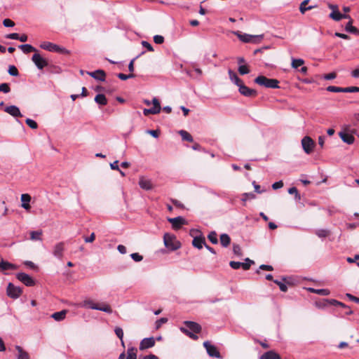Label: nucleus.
I'll return each mask as SVG.
<instances>
[{"label": "nucleus", "mask_w": 359, "mask_h": 359, "mask_svg": "<svg viewBox=\"0 0 359 359\" xmlns=\"http://www.w3.org/2000/svg\"><path fill=\"white\" fill-rule=\"evenodd\" d=\"M186 327H181L180 330L189 336L192 339H197L198 337L196 334L201 332V326L193 321H184V323Z\"/></svg>", "instance_id": "1"}, {"label": "nucleus", "mask_w": 359, "mask_h": 359, "mask_svg": "<svg viewBox=\"0 0 359 359\" xmlns=\"http://www.w3.org/2000/svg\"><path fill=\"white\" fill-rule=\"evenodd\" d=\"M79 306L86 308V309L98 310V311H104L107 313H112V309L109 305L104 304L102 306H98L96 304H95L94 302L91 299L84 300L83 302L79 304Z\"/></svg>", "instance_id": "2"}, {"label": "nucleus", "mask_w": 359, "mask_h": 359, "mask_svg": "<svg viewBox=\"0 0 359 359\" xmlns=\"http://www.w3.org/2000/svg\"><path fill=\"white\" fill-rule=\"evenodd\" d=\"M255 83L269 88H279V81L275 79H269L264 76H259L255 79Z\"/></svg>", "instance_id": "3"}, {"label": "nucleus", "mask_w": 359, "mask_h": 359, "mask_svg": "<svg viewBox=\"0 0 359 359\" xmlns=\"http://www.w3.org/2000/svg\"><path fill=\"white\" fill-rule=\"evenodd\" d=\"M40 47L46 50H48L50 52L69 54V51L67 50L65 48L61 47L57 44H55L51 42L44 41L41 43Z\"/></svg>", "instance_id": "4"}, {"label": "nucleus", "mask_w": 359, "mask_h": 359, "mask_svg": "<svg viewBox=\"0 0 359 359\" xmlns=\"http://www.w3.org/2000/svg\"><path fill=\"white\" fill-rule=\"evenodd\" d=\"M235 34L243 42L257 43L263 39V35H250L248 34H241L239 32H235Z\"/></svg>", "instance_id": "5"}, {"label": "nucleus", "mask_w": 359, "mask_h": 359, "mask_svg": "<svg viewBox=\"0 0 359 359\" xmlns=\"http://www.w3.org/2000/svg\"><path fill=\"white\" fill-rule=\"evenodd\" d=\"M163 241L165 247L171 250H175L180 247V243L175 241V236L169 233L164 234Z\"/></svg>", "instance_id": "6"}, {"label": "nucleus", "mask_w": 359, "mask_h": 359, "mask_svg": "<svg viewBox=\"0 0 359 359\" xmlns=\"http://www.w3.org/2000/svg\"><path fill=\"white\" fill-rule=\"evenodd\" d=\"M32 60L40 70H42L44 67L48 66V61L38 53L32 55Z\"/></svg>", "instance_id": "7"}, {"label": "nucleus", "mask_w": 359, "mask_h": 359, "mask_svg": "<svg viewBox=\"0 0 359 359\" xmlns=\"http://www.w3.org/2000/svg\"><path fill=\"white\" fill-rule=\"evenodd\" d=\"M238 87L239 93L245 97H254L257 95V90L248 88L243 83V82L239 84Z\"/></svg>", "instance_id": "8"}, {"label": "nucleus", "mask_w": 359, "mask_h": 359, "mask_svg": "<svg viewBox=\"0 0 359 359\" xmlns=\"http://www.w3.org/2000/svg\"><path fill=\"white\" fill-rule=\"evenodd\" d=\"M302 146L304 152L307 154H310L313 151L315 142L310 137L305 136L302 140Z\"/></svg>", "instance_id": "9"}, {"label": "nucleus", "mask_w": 359, "mask_h": 359, "mask_svg": "<svg viewBox=\"0 0 359 359\" xmlns=\"http://www.w3.org/2000/svg\"><path fill=\"white\" fill-rule=\"evenodd\" d=\"M203 346L205 348L208 354L210 357L221 358V355L217 347L210 344V341H205L203 342Z\"/></svg>", "instance_id": "10"}, {"label": "nucleus", "mask_w": 359, "mask_h": 359, "mask_svg": "<svg viewBox=\"0 0 359 359\" xmlns=\"http://www.w3.org/2000/svg\"><path fill=\"white\" fill-rule=\"evenodd\" d=\"M16 278L26 286H34L35 285L34 280L28 274L25 273H18L16 274Z\"/></svg>", "instance_id": "11"}, {"label": "nucleus", "mask_w": 359, "mask_h": 359, "mask_svg": "<svg viewBox=\"0 0 359 359\" xmlns=\"http://www.w3.org/2000/svg\"><path fill=\"white\" fill-rule=\"evenodd\" d=\"M22 291L19 287L15 286L13 283H9L7 287V294L11 298L16 299L20 296Z\"/></svg>", "instance_id": "12"}, {"label": "nucleus", "mask_w": 359, "mask_h": 359, "mask_svg": "<svg viewBox=\"0 0 359 359\" xmlns=\"http://www.w3.org/2000/svg\"><path fill=\"white\" fill-rule=\"evenodd\" d=\"M168 221L172 224V227L173 229H179L181 228L182 225L187 224L186 219L181 217H177L174 218H168Z\"/></svg>", "instance_id": "13"}, {"label": "nucleus", "mask_w": 359, "mask_h": 359, "mask_svg": "<svg viewBox=\"0 0 359 359\" xmlns=\"http://www.w3.org/2000/svg\"><path fill=\"white\" fill-rule=\"evenodd\" d=\"M154 344L155 339L154 337L144 338L140 341L139 348L140 350H144L153 347Z\"/></svg>", "instance_id": "14"}, {"label": "nucleus", "mask_w": 359, "mask_h": 359, "mask_svg": "<svg viewBox=\"0 0 359 359\" xmlns=\"http://www.w3.org/2000/svg\"><path fill=\"white\" fill-rule=\"evenodd\" d=\"M86 73L97 81H104L105 80L106 74L104 70L97 69L94 72H87Z\"/></svg>", "instance_id": "15"}, {"label": "nucleus", "mask_w": 359, "mask_h": 359, "mask_svg": "<svg viewBox=\"0 0 359 359\" xmlns=\"http://www.w3.org/2000/svg\"><path fill=\"white\" fill-rule=\"evenodd\" d=\"M329 17L337 22H339L342 19H351V16L349 15L341 13L339 9L334 12H331L329 15Z\"/></svg>", "instance_id": "16"}, {"label": "nucleus", "mask_w": 359, "mask_h": 359, "mask_svg": "<svg viewBox=\"0 0 359 359\" xmlns=\"http://www.w3.org/2000/svg\"><path fill=\"white\" fill-rule=\"evenodd\" d=\"M64 250V243L62 242L58 243L54 246L53 254L55 257L62 259L63 257Z\"/></svg>", "instance_id": "17"}, {"label": "nucleus", "mask_w": 359, "mask_h": 359, "mask_svg": "<svg viewBox=\"0 0 359 359\" xmlns=\"http://www.w3.org/2000/svg\"><path fill=\"white\" fill-rule=\"evenodd\" d=\"M4 111L14 117L22 116L19 108L15 105L6 107Z\"/></svg>", "instance_id": "18"}, {"label": "nucleus", "mask_w": 359, "mask_h": 359, "mask_svg": "<svg viewBox=\"0 0 359 359\" xmlns=\"http://www.w3.org/2000/svg\"><path fill=\"white\" fill-rule=\"evenodd\" d=\"M18 269V266L13 264H11L7 261L4 260L3 259L0 261V271H8V270H15Z\"/></svg>", "instance_id": "19"}, {"label": "nucleus", "mask_w": 359, "mask_h": 359, "mask_svg": "<svg viewBox=\"0 0 359 359\" xmlns=\"http://www.w3.org/2000/svg\"><path fill=\"white\" fill-rule=\"evenodd\" d=\"M229 266L233 269H238L242 267L244 270H248L250 268V264L240 262L231 261Z\"/></svg>", "instance_id": "20"}, {"label": "nucleus", "mask_w": 359, "mask_h": 359, "mask_svg": "<svg viewBox=\"0 0 359 359\" xmlns=\"http://www.w3.org/2000/svg\"><path fill=\"white\" fill-rule=\"evenodd\" d=\"M30 201H31V196L28 194H23L21 195V201H22L21 206L24 209L29 210L31 208V206L29 205Z\"/></svg>", "instance_id": "21"}, {"label": "nucleus", "mask_w": 359, "mask_h": 359, "mask_svg": "<svg viewBox=\"0 0 359 359\" xmlns=\"http://www.w3.org/2000/svg\"><path fill=\"white\" fill-rule=\"evenodd\" d=\"M339 136L341 138V140H343V142H344L345 143H346L348 144H352L355 141L354 137L351 134H349L347 133L341 132L339 133Z\"/></svg>", "instance_id": "22"}, {"label": "nucleus", "mask_w": 359, "mask_h": 359, "mask_svg": "<svg viewBox=\"0 0 359 359\" xmlns=\"http://www.w3.org/2000/svg\"><path fill=\"white\" fill-rule=\"evenodd\" d=\"M18 351L17 359H30L29 355L20 346H15Z\"/></svg>", "instance_id": "23"}, {"label": "nucleus", "mask_w": 359, "mask_h": 359, "mask_svg": "<svg viewBox=\"0 0 359 359\" xmlns=\"http://www.w3.org/2000/svg\"><path fill=\"white\" fill-rule=\"evenodd\" d=\"M205 244V238L203 236H196L192 241V245L198 249H201Z\"/></svg>", "instance_id": "24"}, {"label": "nucleus", "mask_w": 359, "mask_h": 359, "mask_svg": "<svg viewBox=\"0 0 359 359\" xmlns=\"http://www.w3.org/2000/svg\"><path fill=\"white\" fill-rule=\"evenodd\" d=\"M228 73L230 80L237 86L243 82V81L238 76V75L233 70L229 69Z\"/></svg>", "instance_id": "25"}, {"label": "nucleus", "mask_w": 359, "mask_h": 359, "mask_svg": "<svg viewBox=\"0 0 359 359\" xmlns=\"http://www.w3.org/2000/svg\"><path fill=\"white\" fill-rule=\"evenodd\" d=\"M140 187L145 190H150L152 189V183L150 180L141 178L139 181Z\"/></svg>", "instance_id": "26"}, {"label": "nucleus", "mask_w": 359, "mask_h": 359, "mask_svg": "<svg viewBox=\"0 0 359 359\" xmlns=\"http://www.w3.org/2000/svg\"><path fill=\"white\" fill-rule=\"evenodd\" d=\"M67 311L62 310L58 312H55L51 315V317L56 321H61L65 318Z\"/></svg>", "instance_id": "27"}, {"label": "nucleus", "mask_w": 359, "mask_h": 359, "mask_svg": "<svg viewBox=\"0 0 359 359\" xmlns=\"http://www.w3.org/2000/svg\"><path fill=\"white\" fill-rule=\"evenodd\" d=\"M260 359H280V357L276 353L269 351L264 353L260 358Z\"/></svg>", "instance_id": "28"}, {"label": "nucleus", "mask_w": 359, "mask_h": 359, "mask_svg": "<svg viewBox=\"0 0 359 359\" xmlns=\"http://www.w3.org/2000/svg\"><path fill=\"white\" fill-rule=\"evenodd\" d=\"M18 48L20 49H21L22 50V52L25 54H27V53H29L31 52H36V49L33 47L32 45L30 44H22V45H20L18 46Z\"/></svg>", "instance_id": "29"}, {"label": "nucleus", "mask_w": 359, "mask_h": 359, "mask_svg": "<svg viewBox=\"0 0 359 359\" xmlns=\"http://www.w3.org/2000/svg\"><path fill=\"white\" fill-rule=\"evenodd\" d=\"M349 22L346 25L345 30L354 34H359V29L352 25V19H348Z\"/></svg>", "instance_id": "30"}, {"label": "nucleus", "mask_w": 359, "mask_h": 359, "mask_svg": "<svg viewBox=\"0 0 359 359\" xmlns=\"http://www.w3.org/2000/svg\"><path fill=\"white\" fill-rule=\"evenodd\" d=\"M220 243L223 247H224V248L228 247L231 243V238H230L229 236L226 233L221 234L220 235Z\"/></svg>", "instance_id": "31"}, {"label": "nucleus", "mask_w": 359, "mask_h": 359, "mask_svg": "<svg viewBox=\"0 0 359 359\" xmlns=\"http://www.w3.org/2000/svg\"><path fill=\"white\" fill-rule=\"evenodd\" d=\"M309 0H304L303 1L299 6V11L300 12L304 14L306 11L311 10L316 7V6H309L308 7L306 6V5L309 3Z\"/></svg>", "instance_id": "32"}, {"label": "nucleus", "mask_w": 359, "mask_h": 359, "mask_svg": "<svg viewBox=\"0 0 359 359\" xmlns=\"http://www.w3.org/2000/svg\"><path fill=\"white\" fill-rule=\"evenodd\" d=\"M46 68L47 71L50 74H60L62 72V69L55 65H50L48 63Z\"/></svg>", "instance_id": "33"}, {"label": "nucleus", "mask_w": 359, "mask_h": 359, "mask_svg": "<svg viewBox=\"0 0 359 359\" xmlns=\"http://www.w3.org/2000/svg\"><path fill=\"white\" fill-rule=\"evenodd\" d=\"M95 101L100 105H106L107 104V100L104 94H97L95 97Z\"/></svg>", "instance_id": "34"}, {"label": "nucleus", "mask_w": 359, "mask_h": 359, "mask_svg": "<svg viewBox=\"0 0 359 359\" xmlns=\"http://www.w3.org/2000/svg\"><path fill=\"white\" fill-rule=\"evenodd\" d=\"M179 133L181 135L182 139L183 140H185V141H187L189 142H192L194 141L192 136L187 131L182 130L179 132Z\"/></svg>", "instance_id": "35"}, {"label": "nucleus", "mask_w": 359, "mask_h": 359, "mask_svg": "<svg viewBox=\"0 0 359 359\" xmlns=\"http://www.w3.org/2000/svg\"><path fill=\"white\" fill-rule=\"evenodd\" d=\"M126 359H137V349L135 348L131 347L128 349Z\"/></svg>", "instance_id": "36"}, {"label": "nucleus", "mask_w": 359, "mask_h": 359, "mask_svg": "<svg viewBox=\"0 0 359 359\" xmlns=\"http://www.w3.org/2000/svg\"><path fill=\"white\" fill-rule=\"evenodd\" d=\"M304 64V60L303 59H295L292 57V67L294 69H297L298 67L302 66Z\"/></svg>", "instance_id": "37"}, {"label": "nucleus", "mask_w": 359, "mask_h": 359, "mask_svg": "<svg viewBox=\"0 0 359 359\" xmlns=\"http://www.w3.org/2000/svg\"><path fill=\"white\" fill-rule=\"evenodd\" d=\"M208 238L212 244H217L218 243L217 234L215 231H211L208 234Z\"/></svg>", "instance_id": "38"}, {"label": "nucleus", "mask_w": 359, "mask_h": 359, "mask_svg": "<svg viewBox=\"0 0 359 359\" xmlns=\"http://www.w3.org/2000/svg\"><path fill=\"white\" fill-rule=\"evenodd\" d=\"M316 234L319 238H325L330 234V231L327 229H318L316 231Z\"/></svg>", "instance_id": "39"}, {"label": "nucleus", "mask_w": 359, "mask_h": 359, "mask_svg": "<svg viewBox=\"0 0 359 359\" xmlns=\"http://www.w3.org/2000/svg\"><path fill=\"white\" fill-rule=\"evenodd\" d=\"M41 231H33L30 232V238L32 240H41L40 236L41 235Z\"/></svg>", "instance_id": "40"}, {"label": "nucleus", "mask_w": 359, "mask_h": 359, "mask_svg": "<svg viewBox=\"0 0 359 359\" xmlns=\"http://www.w3.org/2000/svg\"><path fill=\"white\" fill-rule=\"evenodd\" d=\"M344 88L330 86L327 88V90L329 92H333V93H341V92L344 93Z\"/></svg>", "instance_id": "41"}, {"label": "nucleus", "mask_w": 359, "mask_h": 359, "mask_svg": "<svg viewBox=\"0 0 359 359\" xmlns=\"http://www.w3.org/2000/svg\"><path fill=\"white\" fill-rule=\"evenodd\" d=\"M273 282L279 286V288L282 292H286L287 290V287L285 283L278 280H274Z\"/></svg>", "instance_id": "42"}, {"label": "nucleus", "mask_w": 359, "mask_h": 359, "mask_svg": "<svg viewBox=\"0 0 359 359\" xmlns=\"http://www.w3.org/2000/svg\"><path fill=\"white\" fill-rule=\"evenodd\" d=\"M255 198V194L250 192V193H244L243 194V198H241V201L243 203H245L248 199H254Z\"/></svg>", "instance_id": "43"}, {"label": "nucleus", "mask_w": 359, "mask_h": 359, "mask_svg": "<svg viewBox=\"0 0 359 359\" xmlns=\"http://www.w3.org/2000/svg\"><path fill=\"white\" fill-rule=\"evenodd\" d=\"M11 91L9 84L7 83H3L0 85V92L4 93H8Z\"/></svg>", "instance_id": "44"}, {"label": "nucleus", "mask_w": 359, "mask_h": 359, "mask_svg": "<svg viewBox=\"0 0 359 359\" xmlns=\"http://www.w3.org/2000/svg\"><path fill=\"white\" fill-rule=\"evenodd\" d=\"M8 72L11 76H17L19 74L18 69L14 65L9 66Z\"/></svg>", "instance_id": "45"}, {"label": "nucleus", "mask_w": 359, "mask_h": 359, "mask_svg": "<svg viewBox=\"0 0 359 359\" xmlns=\"http://www.w3.org/2000/svg\"><path fill=\"white\" fill-rule=\"evenodd\" d=\"M238 72L241 74V75H245V74H247L250 72V70L248 67L247 65H240L238 67Z\"/></svg>", "instance_id": "46"}, {"label": "nucleus", "mask_w": 359, "mask_h": 359, "mask_svg": "<svg viewBox=\"0 0 359 359\" xmlns=\"http://www.w3.org/2000/svg\"><path fill=\"white\" fill-rule=\"evenodd\" d=\"M25 122L32 129H36L38 128L37 123L31 118H27Z\"/></svg>", "instance_id": "47"}, {"label": "nucleus", "mask_w": 359, "mask_h": 359, "mask_svg": "<svg viewBox=\"0 0 359 359\" xmlns=\"http://www.w3.org/2000/svg\"><path fill=\"white\" fill-rule=\"evenodd\" d=\"M117 76L118 79H121V80H127L128 79H131V78H134L135 77V74H123V73H119L117 74Z\"/></svg>", "instance_id": "48"}, {"label": "nucleus", "mask_w": 359, "mask_h": 359, "mask_svg": "<svg viewBox=\"0 0 359 359\" xmlns=\"http://www.w3.org/2000/svg\"><path fill=\"white\" fill-rule=\"evenodd\" d=\"M331 305L340 306L341 307L347 308V306L342 302H340L336 299H327V300Z\"/></svg>", "instance_id": "49"}, {"label": "nucleus", "mask_w": 359, "mask_h": 359, "mask_svg": "<svg viewBox=\"0 0 359 359\" xmlns=\"http://www.w3.org/2000/svg\"><path fill=\"white\" fill-rule=\"evenodd\" d=\"M115 333H116V336L121 340V343L123 345V330L121 327H116Z\"/></svg>", "instance_id": "50"}, {"label": "nucleus", "mask_w": 359, "mask_h": 359, "mask_svg": "<svg viewBox=\"0 0 359 359\" xmlns=\"http://www.w3.org/2000/svg\"><path fill=\"white\" fill-rule=\"evenodd\" d=\"M344 93H357L359 92V87L357 86H351L346 87L344 88Z\"/></svg>", "instance_id": "51"}, {"label": "nucleus", "mask_w": 359, "mask_h": 359, "mask_svg": "<svg viewBox=\"0 0 359 359\" xmlns=\"http://www.w3.org/2000/svg\"><path fill=\"white\" fill-rule=\"evenodd\" d=\"M130 257L136 262H141L143 259V257L137 252L132 253Z\"/></svg>", "instance_id": "52"}, {"label": "nucleus", "mask_w": 359, "mask_h": 359, "mask_svg": "<svg viewBox=\"0 0 359 359\" xmlns=\"http://www.w3.org/2000/svg\"><path fill=\"white\" fill-rule=\"evenodd\" d=\"M330 293V290L327 289H317L316 291V294L322 295V296H327Z\"/></svg>", "instance_id": "53"}, {"label": "nucleus", "mask_w": 359, "mask_h": 359, "mask_svg": "<svg viewBox=\"0 0 359 359\" xmlns=\"http://www.w3.org/2000/svg\"><path fill=\"white\" fill-rule=\"evenodd\" d=\"M154 41L156 43V44H161L163 43L164 41V38L163 36H161V35H155L154 36Z\"/></svg>", "instance_id": "54"}, {"label": "nucleus", "mask_w": 359, "mask_h": 359, "mask_svg": "<svg viewBox=\"0 0 359 359\" xmlns=\"http://www.w3.org/2000/svg\"><path fill=\"white\" fill-rule=\"evenodd\" d=\"M3 25L6 27H12L15 25V23L10 19H4L3 21Z\"/></svg>", "instance_id": "55"}, {"label": "nucleus", "mask_w": 359, "mask_h": 359, "mask_svg": "<svg viewBox=\"0 0 359 359\" xmlns=\"http://www.w3.org/2000/svg\"><path fill=\"white\" fill-rule=\"evenodd\" d=\"M142 45L143 47L146 48L149 51H154V48L152 47V46L147 41H142Z\"/></svg>", "instance_id": "56"}, {"label": "nucleus", "mask_w": 359, "mask_h": 359, "mask_svg": "<svg viewBox=\"0 0 359 359\" xmlns=\"http://www.w3.org/2000/svg\"><path fill=\"white\" fill-rule=\"evenodd\" d=\"M283 187V182L281 180L276 182L272 184V188L275 190L280 189Z\"/></svg>", "instance_id": "57"}, {"label": "nucleus", "mask_w": 359, "mask_h": 359, "mask_svg": "<svg viewBox=\"0 0 359 359\" xmlns=\"http://www.w3.org/2000/svg\"><path fill=\"white\" fill-rule=\"evenodd\" d=\"M337 77V74L335 72H332V73H330V74H325L323 78L325 79V80H331V79H334Z\"/></svg>", "instance_id": "58"}, {"label": "nucleus", "mask_w": 359, "mask_h": 359, "mask_svg": "<svg viewBox=\"0 0 359 359\" xmlns=\"http://www.w3.org/2000/svg\"><path fill=\"white\" fill-rule=\"evenodd\" d=\"M6 37L9 39L18 40V39H20V35L18 33H11L6 35Z\"/></svg>", "instance_id": "59"}, {"label": "nucleus", "mask_w": 359, "mask_h": 359, "mask_svg": "<svg viewBox=\"0 0 359 359\" xmlns=\"http://www.w3.org/2000/svg\"><path fill=\"white\" fill-rule=\"evenodd\" d=\"M233 251L235 255H241V250L238 245L234 244L233 246Z\"/></svg>", "instance_id": "60"}, {"label": "nucleus", "mask_w": 359, "mask_h": 359, "mask_svg": "<svg viewBox=\"0 0 359 359\" xmlns=\"http://www.w3.org/2000/svg\"><path fill=\"white\" fill-rule=\"evenodd\" d=\"M147 133L155 138H157L159 136V131L157 130H148Z\"/></svg>", "instance_id": "61"}, {"label": "nucleus", "mask_w": 359, "mask_h": 359, "mask_svg": "<svg viewBox=\"0 0 359 359\" xmlns=\"http://www.w3.org/2000/svg\"><path fill=\"white\" fill-rule=\"evenodd\" d=\"M334 36L339 38H341L344 39H349L350 37L347 34L339 33V32H335Z\"/></svg>", "instance_id": "62"}, {"label": "nucleus", "mask_w": 359, "mask_h": 359, "mask_svg": "<svg viewBox=\"0 0 359 359\" xmlns=\"http://www.w3.org/2000/svg\"><path fill=\"white\" fill-rule=\"evenodd\" d=\"M150 109L152 111V114H157L161 111V106H154Z\"/></svg>", "instance_id": "63"}, {"label": "nucleus", "mask_w": 359, "mask_h": 359, "mask_svg": "<svg viewBox=\"0 0 359 359\" xmlns=\"http://www.w3.org/2000/svg\"><path fill=\"white\" fill-rule=\"evenodd\" d=\"M117 250L121 254H126L127 252L126 248L123 245H118Z\"/></svg>", "instance_id": "64"}]
</instances>
